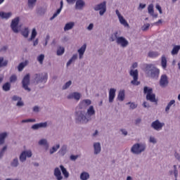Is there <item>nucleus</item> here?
Returning a JSON list of instances; mask_svg holds the SVG:
<instances>
[{"label": "nucleus", "mask_w": 180, "mask_h": 180, "mask_svg": "<svg viewBox=\"0 0 180 180\" xmlns=\"http://www.w3.org/2000/svg\"><path fill=\"white\" fill-rule=\"evenodd\" d=\"M146 72L151 78H158L160 75V69L154 67L152 64L146 65Z\"/></svg>", "instance_id": "f257e3e1"}, {"label": "nucleus", "mask_w": 180, "mask_h": 180, "mask_svg": "<svg viewBox=\"0 0 180 180\" xmlns=\"http://www.w3.org/2000/svg\"><path fill=\"white\" fill-rule=\"evenodd\" d=\"M143 93L146 95V101H150V102H157L155 94L153 93V88L145 86L143 88Z\"/></svg>", "instance_id": "f03ea898"}, {"label": "nucleus", "mask_w": 180, "mask_h": 180, "mask_svg": "<svg viewBox=\"0 0 180 180\" xmlns=\"http://www.w3.org/2000/svg\"><path fill=\"white\" fill-rule=\"evenodd\" d=\"M88 122H89V119L86 118L82 111L77 112L76 123H88Z\"/></svg>", "instance_id": "7ed1b4c3"}, {"label": "nucleus", "mask_w": 180, "mask_h": 180, "mask_svg": "<svg viewBox=\"0 0 180 180\" xmlns=\"http://www.w3.org/2000/svg\"><path fill=\"white\" fill-rule=\"evenodd\" d=\"M144 150H146V147H144L143 145H140V143L134 144L131 149V153L134 154H140L143 153Z\"/></svg>", "instance_id": "20e7f679"}, {"label": "nucleus", "mask_w": 180, "mask_h": 180, "mask_svg": "<svg viewBox=\"0 0 180 180\" xmlns=\"http://www.w3.org/2000/svg\"><path fill=\"white\" fill-rule=\"evenodd\" d=\"M129 74L131 77H133L134 79L131 82L133 85H140V82L137 81L139 79V71L137 70H130Z\"/></svg>", "instance_id": "39448f33"}, {"label": "nucleus", "mask_w": 180, "mask_h": 180, "mask_svg": "<svg viewBox=\"0 0 180 180\" xmlns=\"http://www.w3.org/2000/svg\"><path fill=\"white\" fill-rule=\"evenodd\" d=\"M47 78H49V76L46 72L35 75L37 82H44L45 84L47 82Z\"/></svg>", "instance_id": "423d86ee"}, {"label": "nucleus", "mask_w": 180, "mask_h": 180, "mask_svg": "<svg viewBox=\"0 0 180 180\" xmlns=\"http://www.w3.org/2000/svg\"><path fill=\"white\" fill-rule=\"evenodd\" d=\"M115 38L117 39V44H120L122 47H127V46L129 44V41H127L124 37H117V32L114 34Z\"/></svg>", "instance_id": "0eeeda50"}, {"label": "nucleus", "mask_w": 180, "mask_h": 180, "mask_svg": "<svg viewBox=\"0 0 180 180\" xmlns=\"http://www.w3.org/2000/svg\"><path fill=\"white\" fill-rule=\"evenodd\" d=\"M22 87L25 91L30 92V88H29V84H30V75H26L22 79Z\"/></svg>", "instance_id": "6e6552de"}, {"label": "nucleus", "mask_w": 180, "mask_h": 180, "mask_svg": "<svg viewBox=\"0 0 180 180\" xmlns=\"http://www.w3.org/2000/svg\"><path fill=\"white\" fill-rule=\"evenodd\" d=\"M96 11H100L99 14L101 16L103 15L105 12H106V1H103V3L96 5L94 7Z\"/></svg>", "instance_id": "1a4fd4ad"}, {"label": "nucleus", "mask_w": 180, "mask_h": 180, "mask_svg": "<svg viewBox=\"0 0 180 180\" xmlns=\"http://www.w3.org/2000/svg\"><path fill=\"white\" fill-rule=\"evenodd\" d=\"M18 25H19V17H16L12 20L11 25V27L13 32H14V33H18V32H19V30H18Z\"/></svg>", "instance_id": "9d476101"}, {"label": "nucleus", "mask_w": 180, "mask_h": 180, "mask_svg": "<svg viewBox=\"0 0 180 180\" xmlns=\"http://www.w3.org/2000/svg\"><path fill=\"white\" fill-rule=\"evenodd\" d=\"M27 157H28L29 158L32 157V151H23L20 155V161H21V162L26 161Z\"/></svg>", "instance_id": "9b49d317"}, {"label": "nucleus", "mask_w": 180, "mask_h": 180, "mask_svg": "<svg viewBox=\"0 0 180 180\" xmlns=\"http://www.w3.org/2000/svg\"><path fill=\"white\" fill-rule=\"evenodd\" d=\"M168 77H167V75H162L160 80V86H167V85H168Z\"/></svg>", "instance_id": "f8f14e48"}, {"label": "nucleus", "mask_w": 180, "mask_h": 180, "mask_svg": "<svg viewBox=\"0 0 180 180\" xmlns=\"http://www.w3.org/2000/svg\"><path fill=\"white\" fill-rule=\"evenodd\" d=\"M151 126L155 130H161L164 125L157 120L152 123Z\"/></svg>", "instance_id": "ddd939ff"}, {"label": "nucleus", "mask_w": 180, "mask_h": 180, "mask_svg": "<svg viewBox=\"0 0 180 180\" xmlns=\"http://www.w3.org/2000/svg\"><path fill=\"white\" fill-rule=\"evenodd\" d=\"M115 96H116V89H110L109 91V102L110 103L113 102V99H115Z\"/></svg>", "instance_id": "4468645a"}, {"label": "nucleus", "mask_w": 180, "mask_h": 180, "mask_svg": "<svg viewBox=\"0 0 180 180\" xmlns=\"http://www.w3.org/2000/svg\"><path fill=\"white\" fill-rule=\"evenodd\" d=\"M54 176L57 180H63V176L61 175V171L58 167L55 168L54 169Z\"/></svg>", "instance_id": "2eb2a0df"}, {"label": "nucleus", "mask_w": 180, "mask_h": 180, "mask_svg": "<svg viewBox=\"0 0 180 180\" xmlns=\"http://www.w3.org/2000/svg\"><path fill=\"white\" fill-rule=\"evenodd\" d=\"M73 98L74 99H76V101H79L81 94H79V93L75 92L68 96V99H72Z\"/></svg>", "instance_id": "dca6fc26"}, {"label": "nucleus", "mask_w": 180, "mask_h": 180, "mask_svg": "<svg viewBox=\"0 0 180 180\" xmlns=\"http://www.w3.org/2000/svg\"><path fill=\"white\" fill-rule=\"evenodd\" d=\"M85 6V2L82 0H77L76 1L75 8L76 9H82Z\"/></svg>", "instance_id": "f3484780"}, {"label": "nucleus", "mask_w": 180, "mask_h": 180, "mask_svg": "<svg viewBox=\"0 0 180 180\" xmlns=\"http://www.w3.org/2000/svg\"><path fill=\"white\" fill-rule=\"evenodd\" d=\"M148 13L151 15V16H153V18H158V14H154V6L153 4H150L148 7Z\"/></svg>", "instance_id": "a211bd4d"}, {"label": "nucleus", "mask_w": 180, "mask_h": 180, "mask_svg": "<svg viewBox=\"0 0 180 180\" xmlns=\"http://www.w3.org/2000/svg\"><path fill=\"white\" fill-rule=\"evenodd\" d=\"M86 50V44H84L79 50L78 53L79 54V58H82L85 51Z\"/></svg>", "instance_id": "6ab92c4d"}, {"label": "nucleus", "mask_w": 180, "mask_h": 180, "mask_svg": "<svg viewBox=\"0 0 180 180\" xmlns=\"http://www.w3.org/2000/svg\"><path fill=\"white\" fill-rule=\"evenodd\" d=\"M39 127H47V122L35 124L32 127V128L34 129V130H37V129H39Z\"/></svg>", "instance_id": "aec40b11"}, {"label": "nucleus", "mask_w": 180, "mask_h": 180, "mask_svg": "<svg viewBox=\"0 0 180 180\" xmlns=\"http://www.w3.org/2000/svg\"><path fill=\"white\" fill-rule=\"evenodd\" d=\"M12 16V13H4L0 12V17L2 18V19H9L10 17Z\"/></svg>", "instance_id": "412c9836"}, {"label": "nucleus", "mask_w": 180, "mask_h": 180, "mask_svg": "<svg viewBox=\"0 0 180 180\" xmlns=\"http://www.w3.org/2000/svg\"><path fill=\"white\" fill-rule=\"evenodd\" d=\"M118 19L121 25H123L124 27H129V23H127V21L124 19L123 15H121V17H120Z\"/></svg>", "instance_id": "4be33fe9"}, {"label": "nucleus", "mask_w": 180, "mask_h": 180, "mask_svg": "<svg viewBox=\"0 0 180 180\" xmlns=\"http://www.w3.org/2000/svg\"><path fill=\"white\" fill-rule=\"evenodd\" d=\"M94 153L99 154V153H101V143H95L94 144Z\"/></svg>", "instance_id": "5701e85b"}, {"label": "nucleus", "mask_w": 180, "mask_h": 180, "mask_svg": "<svg viewBox=\"0 0 180 180\" xmlns=\"http://www.w3.org/2000/svg\"><path fill=\"white\" fill-rule=\"evenodd\" d=\"M60 168L63 175H64L65 178H68L70 176V173L68 172L67 169H65V167H64L63 165H60Z\"/></svg>", "instance_id": "b1692460"}, {"label": "nucleus", "mask_w": 180, "mask_h": 180, "mask_svg": "<svg viewBox=\"0 0 180 180\" xmlns=\"http://www.w3.org/2000/svg\"><path fill=\"white\" fill-rule=\"evenodd\" d=\"M6 136H8V134H6V132L0 134V145L5 143V139H6Z\"/></svg>", "instance_id": "393cba45"}, {"label": "nucleus", "mask_w": 180, "mask_h": 180, "mask_svg": "<svg viewBox=\"0 0 180 180\" xmlns=\"http://www.w3.org/2000/svg\"><path fill=\"white\" fill-rule=\"evenodd\" d=\"M74 22L67 23L64 27L65 32H66V30H71V29L74 27Z\"/></svg>", "instance_id": "a878e982"}, {"label": "nucleus", "mask_w": 180, "mask_h": 180, "mask_svg": "<svg viewBox=\"0 0 180 180\" xmlns=\"http://www.w3.org/2000/svg\"><path fill=\"white\" fill-rule=\"evenodd\" d=\"M8 65V60H4V57H0V68L6 67Z\"/></svg>", "instance_id": "bb28decb"}, {"label": "nucleus", "mask_w": 180, "mask_h": 180, "mask_svg": "<svg viewBox=\"0 0 180 180\" xmlns=\"http://www.w3.org/2000/svg\"><path fill=\"white\" fill-rule=\"evenodd\" d=\"M118 101H124V91H120L117 96Z\"/></svg>", "instance_id": "cd10ccee"}, {"label": "nucleus", "mask_w": 180, "mask_h": 180, "mask_svg": "<svg viewBox=\"0 0 180 180\" xmlns=\"http://www.w3.org/2000/svg\"><path fill=\"white\" fill-rule=\"evenodd\" d=\"M87 115L89 116H92L95 115V110L94 109V106L91 105L89 108L87 110Z\"/></svg>", "instance_id": "c85d7f7f"}, {"label": "nucleus", "mask_w": 180, "mask_h": 180, "mask_svg": "<svg viewBox=\"0 0 180 180\" xmlns=\"http://www.w3.org/2000/svg\"><path fill=\"white\" fill-rule=\"evenodd\" d=\"M159 56L160 53H158V52L150 51L148 53V57H150L151 58H155V57H158Z\"/></svg>", "instance_id": "c756f323"}, {"label": "nucleus", "mask_w": 180, "mask_h": 180, "mask_svg": "<svg viewBox=\"0 0 180 180\" xmlns=\"http://www.w3.org/2000/svg\"><path fill=\"white\" fill-rule=\"evenodd\" d=\"M161 65L164 70L167 68V58L165 56L162 57Z\"/></svg>", "instance_id": "7c9ffc66"}, {"label": "nucleus", "mask_w": 180, "mask_h": 180, "mask_svg": "<svg viewBox=\"0 0 180 180\" xmlns=\"http://www.w3.org/2000/svg\"><path fill=\"white\" fill-rule=\"evenodd\" d=\"M80 179L82 180H86L89 179V174L86 173V172H83L80 175Z\"/></svg>", "instance_id": "2f4dec72"}, {"label": "nucleus", "mask_w": 180, "mask_h": 180, "mask_svg": "<svg viewBox=\"0 0 180 180\" xmlns=\"http://www.w3.org/2000/svg\"><path fill=\"white\" fill-rule=\"evenodd\" d=\"M77 58H78V56L77 54L73 55L72 58L70 59L67 63V66L68 67V65H71L72 62L75 61V60H77Z\"/></svg>", "instance_id": "473e14b6"}, {"label": "nucleus", "mask_w": 180, "mask_h": 180, "mask_svg": "<svg viewBox=\"0 0 180 180\" xmlns=\"http://www.w3.org/2000/svg\"><path fill=\"white\" fill-rule=\"evenodd\" d=\"M39 146H45V147H46V148H49V143H47V140H46V139H41L39 141Z\"/></svg>", "instance_id": "72a5a7b5"}, {"label": "nucleus", "mask_w": 180, "mask_h": 180, "mask_svg": "<svg viewBox=\"0 0 180 180\" xmlns=\"http://www.w3.org/2000/svg\"><path fill=\"white\" fill-rule=\"evenodd\" d=\"M174 104H175V100H171L165 108L166 112H168V110H169V109L171 108V106H172V105H174Z\"/></svg>", "instance_id": "f704fd0d"}, {"label": "nucleus", "mask_w": 180, "mask_h": 180, "mask_svg": "<svg viewBox=\"0 0 180 180\" xmlns=\"http://www.w3.org/2000/svg\"><path fill=\"white\" fill-rule=\"evenodd\" d=\"M179 50L180 46H175L172 51V54H173V56L176 54L177 53H179Z\"/></svg>", "instance_id": "c9c22d12"}, {"label": "nucleus", "mask_w": 180, "mask_h": 180, "mask_svg": "<svg viewBox=\"0 0 180 180\" xmlns=\"http://www.w3.org/2000/svg\"><path fill=\"white\" fill-rule=\"evenodd\" d=\"M3 89L6 91H8L11 89V84L9 82H6L3 85Z\"/></svg>", "instance_id": "e433bc0d"}, {"label": "nucleus", "mask_w": 180, "mask_h": 180, "mask_svg": "<svg viewBox=\"0 0 180 180\" xmlns=\"http://www.w3.org/2000/svg\"><path fill=\"white\" fill-rule=\"evenodd\" d=\"M22 34L24 37L27 38L29 37V29L25 28L22 31Z\"/></svg>", "instance_id": "4c0bfd02"}, {"label": "nucleus", "mask_w": 180, "mask_h": 180, "mask_svg": "<svg viewBox=\"0 0 180 180\" xmlns=\"http://www.w3.org/2000/svg\"><path fill=\"white\" fill-rule=\"evenodd\" d=\"M36 36H37V32L36 31V28H34L32 32V35L30 39V40H33V39L36 38Z\"/></svg>", "instance_id": "58836bf2"}, {"label": "nucleus", "mask_w": 180, "mask_h": 180, "mask_svg": "<svg viewBox=\"0 0 180 180\" xmlns=\"http://www.w3.org/2000/svg\"><path fill=\"white\" fill-rule=\"evenodd\" d=\"M64 47H59L58 49L57 50V55L58 56H63L64 54Z\"/></svg>", "instance_id": "ea45409f"}, {"label": "nucleus", "mask_w": 180, "mask_h": 180, "mask_svg": "<svg viewBox=\"0 0 180 180\" xmlns=\"http://www.w3.org/2000/svg\"><path fill=\"white\" fill-rule=\"evenodd\" d=\"M60 148V144L56 145V146H53L51 150H50V154H53V153H56L57 151V149Z\"/></svg>", "instance_id": "a19ab883"}, {"label": "nucleus", "mask_w": 180, "mask_h": 180, "mask_svg": "<svg viewBox=\"0 0 180 180\" xmlns=\"http://www.w3.org/2000/svg\"><path fill=\"white\" fill-rule=\"evenodd\" d=\"M37 60L40 64H43V61H44V55L41 54L37 57Z\"/></svg>", "instance_id": "79ce46f5"}, {"label": "nucleus", "mask_w": 180, "mask_h": 180, "mask_svg": "<svg viewBox=\"0 0 180 180\" xmlns=\"http://www.w3.org/2000/svg\"><path fill=\"white\" fill-rule=\"evenodd\" d=\"M37 0H28V6L29 8H33L34 6V4Z\"/></svg>", "instance_id": "37998d69"}, {"label": "nucleus", "mask_w": 180, "mask_h": 180, "mask_svg": "<svg viewBox=\"0 0 180 180\" xmlns=\"http://www.w3.org/2000/svg\"><path fill=\"white\" fill-rule=\"evenodd\" d=\"M63 8H61L60 7V8H58V10H57V11L53 15V16L51 18V20H53V19H54L55 18H56V16L58 15H59V13L61 12V10H62Z\"/></svg>", "instance_id": "c03bdc74"}, {"label": "nucleus", "mask_w": 180, "mask_h": 180, "mask_svg": "<svg viewBox=\"0 0 180 180\" xmlns=\"http://www.w3.org/2000/svg\"><path fill=\"white\" fill-rule=\"evenodd\" d=\"M19 165V161L18 160V158H15L13 160V161L11 162L12 167H17Z\"/></svg>", "instance_id": "a18cd8bd"}, {"label": "nucleus", "mask_w": 180, "mask_h": 180, "mask_svg": "<svg viewBox=\"0 0 180 180\" xmlns=\"http://www.w3.org/2000/svg\"><path fill=\"white\" fill-rule=\"evenodd\" d=\"M26 66V64L24 63H21L18 65V71H22L23 68Z\"/></svg>", "instance_id": "49530a36"}, {"label": "nucleus", "mask_w": 180, "mask_h": 180, "mask_svg": "<svg viewBox=\"0 0 180 180\" xmlns=\"http://www.w3.org/2000/svg\"><path fill=\"white\" fill-rule=\"evenodd\" d=\"M71 84H72V82L71 81L66 82L65 84L63 86V89H67V88L70 87Z\"/></svg>", "instance_id": "de8ad7c7"}, {"label": "nucleus", "mask_w": 180, "mask_h": 180, "mask_svg": "<svg viewBox=\"0 0 180 180\" xmlns=\"http://www.w3.org/2000/svg\"><path fill=\"white\" fill-rule=\"evenodd\" d=\"M82 103H85V105H86V106H89V105H91V101L89 99H86V100H84L82 102Z\"/></svg>", "instance_id": "09e8293b"}, {"label": "nucleus", "mask_w": 180, "mask_h": 180, "mask_svg": "<svg viewBox=\"0 0 180 180\" xmlns=\"http://www.w3.org/2000/svg\"><path fill=\"white\" fill-rule=\"evenodd\" d=\"M16 79H18V78L16 77V75H13L10 77V82H15L16 81Z\"/></svg>", "instance_id": "8fccbe9b"}, {"label": "nucleus", "mask_w": 180, "mask_h": 180, "mask_svg": "<svg viewBox=\"0 0 180 180\" xmlns=\"http://www.w3.org/2000/svg\"><path fill=\"white\" fill-rule=\"evenodd\" d=\"M127 105H130V108L131 109H136V108H137V104H135L134 103H127Z\"/></svg>", "instance_id": "3c124183"}, {"label": "nucleus", "mask_w": 180, "mask_h": 180, "mask_svg": "<svg viewBox=\"0 0 180 180\" xmlns=\"http://www.w3.org/2000/svg\"><path fill=\"white\" fill-rule=\"evenodd\" d=\"M6 148H7L6 146H4V148L1 150V152H0V158H2V157L4 156V153H5Z\"/></svg>", "instance_id": "603ef678"}, {"label": "nucleus", "mask_w": 180, "mask_h": 180, "mask_svg": "<svg viewBox=\"0 0 180 180\" xmlns=\"http://www.w3.org/2000/svg\"><path fill=\"white\" fill-rule=\"evenodd\" d=\"M29 122H36V120L34 119H28V120H22V123H27Z\"/></svg>", "instance_id": "864d4df0"}, {"label": "nucleus", "mask_w": 180, "mask_h": 180, "mask_svg": "<svg viewBox=\"0 0 180 180\" xmlns=\"http://www.w3.org/2000/svg\"><path fill=\"white\" fill-rule=\"evenodd\" d=\"M155 8L158 9V11H159V13H162V9L161 8V6H160V4H156Z\"/></svg>", "instance_id": "5fc2aeb1"}, {"label": "nucleus", "mask_w": 180, "mask_h": 180, "mask_svg": "<svg viewBox=\"0 0 180 180\" xmlns=\"http://www.w3.org/2000/svg\"><path fill=\"white\" fill-rule=\"evenodd\" d=\"M150 27V24L147 23L146 25L143 26V30H148V29H149Z\"/></svg>", "instance_id": "6e6d98bb"}, {"label": "nucleus", "mask_w": 180, "mask_h": 180, "mask_svg": "<svg viewBox=\"0 0 180 180\" xmlns=\"http://www.w3.org/2000/svg\"><path fill=\"white\" fill-rule=\"evenodd\" d=\"M150 143H157V141L155 140V138H154V137H153V136H150Z\"/></svg>", "instance_id": "4d7b16f0"}, {"label": "nucleus", "mask_w": 180, "mask_h": 180, "mask_svg": "<svg viewBox=\"0 0 180 180\" xmlns=\"http://www.w3.org/2000/svg\"><path fill=\"white\" fill-rule=\"evenodd\" d=\"M12 99H13V101H22V98L18 97L17 96H14L12 98Z\"/></svg>", "instance_id": "13d9d810"}, {"label": "nucleus", "mask_w": 180, "mask_h": 180, "mask_svg": "<svg viewBox=\"0 0 180 180\" xmlns=\"http://www.w3.org/2000/svg\"><path fill=\"white\" fill-rule=\"evenodd\" d=\"M88 30H92L94 29V24L91 23L87 27Z\"/></svg>", "instance_id": "bf43d9fd"}, {"label": "nucleus", "mask_w": 180, "mask_h": 180, "mask_svg": "<svg viewBox=\"0 0 180 180\" xmlns=\"http://www.w3.org/2000/svg\"><path fill=\"white\" fill-rule=\"evenodd\" d=\"M115 13L117 15L118 18H120V17H122V15L120 14V12H119V10H116L115 11Z\"/></svg>", "instance_id": "052dcab7"}, {"label": "nucleus", "mask_w": 180, "mask_h": 180, "mask_svg": "<svg viewBox=\"0 0 180 180\" xmlns=\"http://www.w3.org/2000/svg\"><path fill=\"white\" fill-rule=\"evenodd\" d=\"M17 106H23V102L19 100V101L17 103Z\"/></svg>", "instance_id": "680f3d73"}, {"label": "nucleus", "mask_w": 180, "mask_h": 180, "mask_svg": "<svg viewBox=\"0 0 180 180\" xmlns=\"http://www.w3.org/2000/svg\"><path fill=\"white\" fill-rule=\"evenodd\" d=\"M68 4H75V1L77 0H66Z\"/></svg>", "instance_id": "e2e57ef3"}, {"label": "nucleus", "mask_w": 180, "mask_h": 180, "mask_svg": "<svg viewBox=\"0 0 180 180\" xmlns=\"http://www.w3.org/2000/svg\"><path fill=\"white\" fill-rule=\"evenodd\" d=\"M77 158H78V156H77V155H71L70 156L71 160H75Z\"/></svg>", "instance_id": "0e129e2a"}, {"label": "nucleus", "mask_w": 180, "mask_h": 180, "mask_svg": "<svg viewBox=\"0 0 180 180\" xmlns=\"http://www.w3.org/2000/svg\"><path fill=\"white\" fill-rule=\"evenodd\" d=\"M174 156H175V158L177 159V160H179V161H180V156H179V154H178V153H175L174 154Z\"/></svg>", "instance_id": "69168bd1"}, {"label": "nucleus", "mask_w": 180, "mask_h": 180, "mask_svg": "<svg viewBox=\"0 0 180 180\" xmlns=\"http://www.w3.org/2000/svg\"><path fill=\"white\" fill-rule=\"evenodd\" d=\"M174 174L175 178H176L178 176V170L177 169H174Z\"/></svg>", "instance_id": "338daca9"}, {"label": "nucleus", "mask_w": 180, "mask_h": 180, "mask_svg": "<svg viewBox=\"0 0 180 180\" xmlns=\"http://www.w3.org/2000/svg\"><path fill=\"white\" fill-rule=\"evenodd\" d=\"M33 110L34 112H39V107L37 106L34 107Z\"/></svg>", "instance_id": "774afa93"}]
</instances>
